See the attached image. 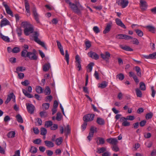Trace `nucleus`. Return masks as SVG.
Instances as JSON below:
<instances>
[{
  "label": "nucleus",
  "mask_w": 156,
  "mask_h": 156,
  "mask_svg": "<svg viewBox=\"0 0 156 156\" xmlns=\"http://www.w3.org/2000/svg\"><path fill=\"white\" fill-rule=\"evenodd\" d=\"M13 96L15 97V96L13 93H11L9 94L8 95L7 98L5 102V104H7L10 101L11 99L13 98Z\"/></svg>",
  "instance_id": "obj_21"
},
{
  "label": "nucleus",
  "mask_w": 156,
  "mask_h": 156,
  "mask_svg": "<svg viewBox=\"0 0 156 156\" xmlns=\"http://www.w3.org/2000/svg\"><path fill=\"white\" fill-rule=\"evenodd\" d=\"M140 88L142 90H146V85L143 82H141L140 83Z\"/></svg>",
  "instance_id": "obj_37"
},
{
  "label": "nucleus",
  "mask_w": 156,
  "mask_h": 156,
  "mask_svg": "<svg viewBox=\"0 0 156 156\" xmlns=\"http://www.w3.org/2000/svg\"><path fill=\"white\" fill-rule=\"evenodd\" d=\"M62 118V116L61 113L60 112H58L57 113L56 120L58 121H60L61 120Z\"/></svg>",
  "instance_id": "obj_51"
},
{
  "label": "nucleus",
  "mask_w": 156,
  "mask_h": 156,
  "mask_svg": "<svg viewBox=\"0 0 156 156\" xmlns=\"http://www.w3.org/2000/svg\"><path fill=\"white\" fill-rule=\"evenodd\" d=\"M39 36V33L37 31H35L33 34V37L34 38V40L38 44L41 45L43 47L44 49L47 50V48L45 45L44 42L41 41L38 38V37Z\"/></svg>",
  "instance_id": "obj_5"
},
{
  "label": "nucleus",
  "mask_w": 156,
  "mask_h": 156,
  "mask_svg": "<svg viewBox=\"0 0 156 156\" xmlns=\"http://www.w3.org/2000/svg\"><path fill=\"white\" fill-rule=\"evenodd\" d=\"M2 5L5 7L7 13L12 17L13 16V12L9 6L7 4L6 2H2Z\"/></svg>",
  "instance_id": "obj_10"
},
{
  "label": "nucleus",
  "mask_w": 156,
  "mask_h": 156,
  "mask_svg": "<svg viewBox=\"0 0 156 156\" xmlns=\"http://www.w3.org/2000/svg\"><path fill=\"white\" fill-rule=\"evenodd\" d=\"M27 109L28 112L30 114H33L34 112L35 107L32 104L28 103L26 104Z\"/></svg>",
  "instance_id": "obj_12"
},
{
  "label": "nucleus",
  "mask_w": 156,
  "mask_h": 156,
  "mask_svg": "<svg viewBox=\"0 0 156 156\" xmlns=\"http://www.w3.org/2000/svg\"><path fill=\"white\" fill-rule=\"evenodd\" d=\"M21 83L23 86H27L30 84V82L28 80H26L22 82Z\"/></svg>",
  "instance_id": "obj_54"
},
{
  "label": "nucleus",
  "mask_w": 156,
  "mask_h": 156,
  "mask_svg": "<svg viewBox=\"0 0 156 156\" xmlns=\"http://www.w3.org/2000/svg\"><path fill=\"white\" fill-rule=\"evenodd\" d=\"M147 122L145 120H143L140 122V125L141 127H143L145 126Z\"/></svg>",
  "instance_id": "obj_60"
},
{
  "label": "nucleus",
  "mask_w": 156,
  "mask_h": 156,
  "mask_svg": "<svg viewBox=\"0 0 156 156\" xmlns=\"http://www.w3.org/2000/svg\"><path fill=\"white\" fill-rule=\"evenodd\" d=\"M136 33L137 35L140 37H142L143 35V32L140 30L138 29H136L135 30Z\"/></svg>",
  "instance_id": "obj_44"
},
{
  "label": "nucleus",
  "mask_w": 156,
  "mask_h": 156,
  "mask_svg": "<svg viewBox=\"0 0 156 156\" xmlns=\"http://www.w3.org/2000/svg\"><path fill=\"white\" fill-rule=\"evenodd\" d=\"M37 53L36 50L34 49L32 52L28 51L25 49H23L21 52V56L24 57H28L30 60H37L38 58Z\"/></svg>",
  "instance_id": "obj_2"
},
{
  "label": "nucleus",
  "mask_w": 156,
  "mask_h": 156,
  "mask_svg": "<svg viewBox=\"0 0 156 156\" xmlns=\"http://www.w3.org/2000/svg\"><path fill=\"white\" fill-rule=\"evenodd\" d=\"M135 69L137 75L140 77L141 76V73L140 67L138 66H136L135 67Z\"/></svg>",
  "instance_id": "obj_31"
},
{
  "label": "nucleus",
  "mask_w": 156,
  "mask_h": 156,
  "mask_svg": "<svg viewBox=\"0 0 156 156\" xmlns=\"http://www.w3.org/2000/svg\"><path fill=\"white\" fill-rule=\"evenodd\" d=\"M41 142V140L40 139H37L33 141V142L35 144H39Z\"/></svg>",
  "instance_id": "obj_64"
},
{
  "label": "nucleus",
  "mask_w": 156,
  "mask_h": 156,
  "mask_svg": "<svg viewBox=\"0 0 156 156\" xmlns=\"http://www.w3.org/2000/svg\"><path fill=\"white\" fill-rule=\"evenodd\" d=\"M25 9L30 8V5L27 0H24Z\"/></svg>",
  "instance_id": "obj_59"
},
{
  "label": "nucleus",
  "mask_w": 156,
  "mask_h": 156,
  "mask_svg": "<svg viewBox=\"0 0 156 156\" xmlns=\"http://www.w3.org/2000/svg\"><path fill=\"white\" fill-rule=\"evenodd\" d=\"M135 91L136 96L138 97H142V94L141 90L138 88H136Z\"/></svg>",
  "instance_id": "obj_33"
},
{
  "label": "nucleus",
  "mask_w": 156,
  "mask_h": 156,
  "mask_svg": "<svg viewBox=\"0 0 156 156\" xmlns=\"http://www.w3.org/2000/svg\"><path fill=\"white\" fill-rule=\"evenodd\" d=\"M35 90L36 92L38 94H40L43 92V89L40 86H37L35 88Z\"/></svg>",
  "instance_id": "obj_27"
},
{
  "label": "nucleus",
  "mask_w": 156,
  "mask_h": 156,
  "mask_svg": "<svg viewBox=\"0 0 156 156\" xmlns=\"http://www.w3.org/2000/svg\"><path fill=\"white\" fill-rule=\"evenodd\" d=\"M108 83L106 81H103L101 83H99V87H101L102 89L105 88L108 86Z\"/></svg>",
  "instance_id": "obj_28"
},
{
  "label": "nucleus",
  "mask_w": 156,
  "mask_h": 156,
  "mask_svg": "<svg viewBox=\"0 0 156 156\" xmlns=\"http://www.w3.org/2000/svg\"><path fill=\"white\" fill-rule=\"evenodd\" d=\"M32 12H33V16L36 22L38 23H40V21L39 18V15L37 13V9L35 7H34L33 8Z\"/></svg>",
  "instance_id": "obj_8"
},
{
  "label": "nucleus",
  "mask_w": 156,
  "mask_h": 156,
  "mask_svg": "<svg viewBox=\"0 0 156 156\" xmlns=\"http://www.w3.org/2000/svg\"><path fill=\"white\" fill-rule=\"evenodd\" d=\"M63 141L62 138V137H60L57 138L55 140V144L57 145H60Z\"/></svg>",
  "instance_id": "obj_35"
},
{
  "label": "nucleus",
  "mask_w": 156,
  "mask_h": 156,
  "mask_svg": "<svg viewBox=\"0 0 156 156\" xmlns=\"http://www.w3.org/2000/svg\"><path fill=\"white\" fill-rule=\"evenodd\" d=\"M51 90L48 86L46 87L44 90V93L46 95H49L51 93Z\"/></svg>",
  "instance_id": "obj_38"
},
{
  "label": "nucleus",
  "mask_w": 156,
  "mask_h": 156,
  "mask_svg": "<svg viewBox=\"0 0 156 156\" xmlns=\"http://www.w3.org/2000/svg\"><path fill=\"white\" fill-rule=\"evenodd\" d=\"M140 3L141 9L143 10H145L147 6V2L141 0L140 1Z\"/></svg>",
  "instance_id": "obj_17"
},
{
  "label": "nucleus",
  "mask_w": 156,
  "mask_h": 156,
  "mask_svg": "<svg viewBox=\"0 0 156 156\" xmlns=\"http://www.w3.org/2000/svg\"><path fill=\"white\" fill-rule=\"evenodd\" d=\"M96 121L98 124L101 126L104 125L105 123L104 120L100 117H98L97 118Z\"/></svg>",
  "instance_id": "obj_24"
},
{
  "label": "nucleus",
  "mask_w": 156,
  "mask_h": 156,
  "mask_svg": "<svg viewBox=\"0 0 156 156\" xmlns=\"http://www.w3.org/2000/svg\"><path fill=\"white\" fill-rule=\"evenodd\" d=\"M20 49L18 47H15L13 48L12 50V51L14 53H17L20 52Z\"/></svg>",
  "instance_id": "obj_48"
},
{
  "label": "nucleus",
  "mask_w": 156,
  "mask_h": 156,
  "mask_svg": "<svg viewBox=\"0 0 156 156\" xmlns=\"http://www.w3.org/2000/svg\"><path fill=\"white\" fill-rule=\"evenodd\" d=\"M117 2L119 5L121 6L122 8H124L128 5L129 1L128 0H119Z\"/></svg>",
  "instance_id": "obj_13"
},
{
  "label": "nucleus",
  "mask_w": 156,
  "mask_h": 156,
  "mask_svg": "<svg viewBox=\"0 0 156 156\" xmlns=\"http://www.w3.org/2000/svg\"><path fill=\"white\" fill-rule=\"evenodd\" d=\"M37 151V149L35 147L31 146L30 149V152L33 154L36 153Z\"/></svg>",
  "instance_id": "obj_41"
},
{
  "label": "nucleus",
  "mask_w": 156,
  "mask_h": 156,
  "mask_svg": "<svg viewBox=\"0 0 156 156\" xmlns=\"http://www.w3.org/2000/svg\"><path fill=\"white\" fill-rule=\"evenodd\" d=\"M66 2L69 5L70 8L75 13L78 15L81 14V10L83 9V7L80 4L79 2H76V4L72 3L70 0H65Z\"/></svg>",
  "instance_id": "obj_1"
},
{
  "label": "nucleus",
  "mask_w": 156,
  "mask_h": 156,
  "mask_svg": "<svg viewBox=\"0 0 156 156\" xmlns=\"http://www.w3.org/2000/svg\"><path fill=\"white\" fill-rule=\"evenodd\" d=\"M44 142L46 145L49 147H52L54 146V144L51 141L46 140Z\"/></svg>",
  "instance_id": "obj_26"
},
{
  "label": "nucleus",
  "mask_w": 156,
  "mask_h": 156,
  "mask_svg": "<svg viewBox=\"0 0 156 156\" xmlns=\"http://www.w3.org/2000/svg\"><path fill=\"white\" fill-rule=\"evenodd\" d=\"M97 132V128L96 127H91L89 135L87 136V138L89 141L91 140L92 138L93 137L94 133H96Z\"/></svg>",
  "instance_id": "obj_9"
},
{
  "label": "nucleus",
  "mask_w": 156,
  "mask_h": 156,
  "mask_svg": "<svg viewBox=\"0 0 156 156\" xmlns=\"http://www.w3.org/2000/svg\"><path fill=\"white\" fill-rule=\"evenodd\" d=\"M124 34H119L116 35L115 37V38L117 39H123L124 37Z\"/></svg>",
  "instance_id": "obj_55"
},
{
  "label": "nucleus",
  "mask_w": 156,
  "mask_h": 156,
  "mask_svg": "<svg viewBox=\"0 0 156 156\" xmlns=\"http://www.w3.org/2000/svg\"><path fill=\"white\" fill-rule=\"evenodd\" d=\"M15 131H11L9 132L7 135L9 138H13L15 137Z\"/></svg>",
  "instance_id": "obj_42"
},
{
  "label": "nucleus",
  "mask_w": 156,
  "mask_h": 156,
  "mask_svg": "<svg viewBox=\"0 0 156 156\" xmlns=\"http://www.w3.org/2000/svg\"><path fill=\"white\" fill-rule=\"evenodd\" d=\"M0 37L4 41L7 42H10L9 38L8 36L4 35L2 33H0Z\"/></svg>",
  "instance_id": "obj_25"
},
{
  "label": "nucleus",
  "mask_w": 156,
  "mask_h": 156,
  "mask_svg": "<svg viewBox=\"0 0 156 156\" xmlns=\"http://www.w3.org/2000/svg\"><path fill=\"white\" fill-rule=\"evenodd\" d=\"M94 64L93 62L90 63L87 66V71L88 72H90L92 71L93 67L94 66Z\"/></svg>",
  "instance_id": "obj_29"
},
{
  "label": "nucleus",
  "mask_w": 156,
  "mask_h": 156,
  "mask_svg": "<svg viewBox=\"0 0 156 156\" xmlns=\"http://www.w3.org/2000/svg\"><path fill=\"white\" fill-rule=\"evenodd\" d=\"M97 140L96 142L97 145L103 144L105 143L104 139L101 137H98L97 138Z\"/></svg>",
  "instance_id": "obj_19"
},
{
  "label": "nucleus",
  "mask_w": 156,
  "mask_h": 156,
  "mask_svg": "<svg viewBox=\"0 0 156 156\" xmlns=\"http://www.w3.org/2000/svg\"><path fill=\"white\" fill-rule=\"evenodd\" d=\"M112 150L115 152H117L119 151V149L116 145H114L112 147Z\"/></svg>",
  "instance_id": "obj_57"
},
{
  "label": "nucleus",
  "mask_w": 156,
  "mask_h": 156,
  "mask_svg": "<svg viewBox=\"0 0 156 156\" xmlns=\"http://www.w3.org/2000/svg\"><path fill=\"white\" fill-rule=\"evenodd\" d=\"M94 115L92 114H88L85 115L83 117V123L81 125V127H86L87 125V122L93 120L94 117Z\"/></svg>",
  "instance_id": "obj_4"
},
{
  "label": "nucleus",
  "mask_w": 156,
  "mask_h": 156,
  "mask_svg": "<svg viewBox=\"0 0 156 156\" xmlns=\"http://www.w3.org/2000/svg\"><path fill=\"white\" fill-rule=\"evenodd\" d=\"M53 98V97L51 95L48 96H46L45 98V101L46 102H50Z\"/></svg>",
  "instance_id": "obj_53"
},
{
  "label": "nucleus",
  "mask_w": 156,
  "mask_h": 156,
  "mask_svg": "<svg viewBox=\"0 0 156 156\" xmlns=\"http://www.w3.org/2000/svg\"><path fill=\"white\" fill-rule=\"evenodd\" d=\"M32 87L30 86H29L28 87L27 90L28 91L29 93H31L32 92ZM22 91L24 95L27 98H31L34 97L33 95H32L30 93L27 92V90H26L24 89H23Z\"/></svg>",
  "instance_id": "obj_6"
},
{
  "label": "nucleus",
  "mask_w": 156,
  "mask_h": 156,
  "mask_svg": "<svg viewBox=\"0 0 156 156\" xmlns=\"http://www.w3.org/2000/svg\"><path fill=\"white\" fill-rule=\"evenodd\" d=\"M52 125V122L51 121H47L45 122V123L44 127L51 126Z\"/></svg>",
  "instance_id": "obj_49"
},
{
  "label": "nucleus",
  "mask_w": 156,
  "mask_h": 156,
  "mask_svg": "<svg viewBox=\"0 0 156 156\" xmlns=\"http://www.w3.org/2000/svg\"><path fill=\"white\" fill-rule=\"evenodd\" d=\"M85 44L86 45V50L88 49L91 46L90 42L89 41H86Z\"/></svg>",
  "instance_id": "obj_50"
},
{
  "label": "nucleus",
  "mask_w": 156,
  "mask_h": 156,
  "mask_svg": "<svg viewBox=\"0 0 156 156\" xmlns=\"http://www.w3.org/2000/svg\"><path fill=\"white\" fill-rule=\"evenodd\" d=\"M106 141L107 142L113 145H116L118 142V141L115 138H109L106 139Z\"/></svg>",
  "instance_id": "obj_15"
},
{
  "label": "nucleus",
  "mask_w": 156,
  "mask_h": 156,
  "mask_svg": "<svg viewBox=\"0 0 156 156\" xmlns=\"http://www.w3.org/2000/svg\"><path fill=\"white\" fill-rule=\"evenodd\" d=\"M88 55L89 57L96 60L98 59L99 58V56L98 54L96 52L91 51L89 52L88 53Z\"/></svg>",
  "instance_id": "obj_14"
},
{
  "label": "nucleus",
  "mask_w": 156,
  "mask_h": 156,
  "mask_svg": "<svg viewBox=\"0 0 156 156\" xmlns=\"http://www.w3.org/2000/svg\"><path fill=\"white\" fill-rule=\"evenodd\" d=\"M106 150V148L105 147L98 148H97V153L99 154L103 153Z\"/></svg>",
  "instance_id": "obj_32"
},
{
  "label": "nucleus",
  "mask_w": 156,
  "mask_h": 156,
  "mask_svg": "<svg viewBox=\"0 0 156 156\" xmlns=\"http://www.w3.org/2000/svg\"><path fill=\"white\" fill-rule=\"evenodd\" d=\"M26 69V67H25L19 66L16 68V70L17 71L23 72Z\"/></svg>",
  "instance_id": "obj_47"
},
{
  "label": "nucleus",
  "mask_w": 156,
  "mask_h": 156,
  "mask_svg": "<svg viewBox=\"0 0 156 156\" xmlns=\"http://www.w3.org/2000/svg\"><path fill=\"white\" fill-rule=\"evenodd\" d=\"M16 31L18 37H20L22 34V30L21 27H17Z\"/></svg>",
  "instance_id": "obj_36"
},
{
  "label": "nucleus",
  "mask_w": 156,
  "mask_h": 156,
  "mask_svg": "<svg viewBox=\"0 0 156 156\" xmlns=\"http://www.w3.org/2000/svg\"><path fill=\"white\" fill-rule=\"evenodd\" d=\"M42 106L43 110L45 111L48 109L50 104L49 103H44L43 104Z\"/></svg>",
  "instance_id": "obj_39"
},
{
  "label": "nucleus",
  "mask_w": 156,
  "mask_h": 156,
  "mask_svg": "<svg viewBox=\"0 0 156 156\" xmlns=\"http://www.w3.org/2000/svg\"><path fill=\"white\" fill-rule=\"evenodd\" d=\"M21 25L24 28V34L26 36H28L33 32L34 28L29 22H22Z\"/></svg>",
  "instance_id": "obj_3"
},
{
  "label": "nucleus",
  "mask_w": 156,
  "mask_h": 156,
  "mask_svg": "<svg viewBox=\"0 0 156 156\" xmlns=\"http://www.w3.org/2000/svg\"><path fill=\"white\" fill-rule=\"evenodd\" d=\"M16 120L18 122L20 123H22L23 122V120L21 115L18 114L16 116Z\"/></svg>",
  "instance_id": "obj_34"
},
{
  "label": "nucleus",
  "mask_w": 156,
  "mask_h": 156,
  "mask_svg": "<svg viewBox=\"0 0 156 156\" xmlns=\"http://www.w3.org/2000/svg\"><path fill=\"white\" fill-rule=\"evenodd\" d=\"M116 77H118L119 79L120 80H123L124 78V74L122 73H120L116 76Z\"/></svg>",
  "instance_id": "obj_52"
},
{
  "label": "nucleus",
  "mask_w": 156,
  "mask_h": 156,
  "mask_svg": "<svg viewBox=\"0 0 156 156\" xmlns=\"http://www.w3.org/2000/svg\"><path fill=\"white\" fill-rule=\"evenodd\" d=\"M127 120H129L131 121L135 119V117L133 115H129L126 117Z\"/></svg>",
  "instance_id": "obj_62"
},
{
  "label": "nucleus",
  "mask_w": 156,
  "mask_h": 156,
  "mask_svg": "<svg viewBox=\"0 0 156 156\" xmlns=\"http://www.w3.org/2000/svg\"><path fill=\"white\" fill-rule=\"evenodd\" d=\"M65 59L68 65L69 64V55L67 50L65 51Z\"/></svg>",
  "instance_id": "obj_45"
},
{
  "label": "nucleus",
  "mask_w": 156,
  "mask_h": 156,
  "mask_svg": "<svg viewBox=\"0 0 156 156\" xmlns=\"http://www.w3.org/2000/svg\"><path fill=\"white\" fill-rule=\"evenodd\" d=\"M153 115V113L151 112H150L147 113L145 115V118L147 119H151Z\"/></svg>",
  "instance_id": "obj_43"
},
{
  "label": "nucleus",
  "mask_w": 156,
  "mask_h": 156,
  "mask_svg": "<svg viewBox=\"0 0 156 156\" xmlns=\"http://www.w3.org/2000/svg\"><path fill=\"white\" fill-rule=\"evenodd\" d=\"M111 27V24L109 23H107V26L103 31L104 34H106L108 33L110 30Z\"/></svg>",
  "instance_id": "obj_22"
},
{
  "label": "nucleus",
  "mask_w": 156,
  "mask_h": 156,
  "mask_svg": "<svg viewBox=\"0 0 156 156\" xmlns=\"http://www.w3.org/2000/svg\"><path fill=\"white\" fill-rule=\"evenodd\" d=\"M93 30L96 34H98L100 32V30L97 26H94L93 28Z\"/></svg>",
  "instance_id": "obj_56"
},
{
  "label": "nucleus",
  "mask_w": 156,
  "mask_h": 156,
  "mask_svg": "<svg viewBox=\"0 0 156 156\" xmlns=\"http://www.w3.org/2000/svg\"><path fill=\"white\" fill-rule=\"evenodd\" d=\"M115 20L116 23L118 25L124 29H126V27L125 25L123 23L121 20L118 18H116Z\"/></svg>",
  "instance_id": "obj_18"
},
{
  "label": "nucleus",
  "mask_w": 156,
  "mask_h": 156,
  "mask_svg": "<svg viewBox=\"0 0 156 156\" xmlns=\"http://www.w3.org/2000/svg\"><path fill=\"white\" fill-rule=\"evenodd\" d=\"M146 28L151 33H155V28L154 26L151 25H147L146 27Z\"/></svg>",
  "instance_id": "obj_23"
},
{
  "label": "nucleus",
  "mask_w": 156,
  "mask_h": 156,
  "mask_svg": "<svg viewBox=\"0 0 156 156\" xmlns=\"http://www.w3.org/2000/svg\"><path fill=\"white\" fill-rule=\"evenodd\" d=\"M51 67L50 64L48 63L45 64L43 66V70L44 72L48 71Z\"/></svg>",
  "instance_id": "obj_30"
},
{
  "label": "nucleus",
  "mask_w": 156,
  "mask_h": 156,
  "mask_svg": "<svg viewBox=\"0 0 156 156\" xmlns=\"http://www.w3.org/2000/svg\"><path fill=\"white\" fill-rule=\"evenodd\" d=\"M120 47L122 49L126 51H133V49L130 48L129 46H128L125 45L123 46L122 45H120Z\"/></svg>",
  "instance_id": "obj_20"
},
{
  "label": "nucleus",
  "mask_w": 156,
  "mask_h": 156,
  "mask_svg": "<svg viewBox=\"0 0 156 156\" xmlns=\"http://www.w3.org/2000/svg\"><path fill=\"white\" fill-rule=\"evenodd\" d=\"M60 130L61 134L64 133L65 135L67 136L70 132L71 128L70 127H61Z\"/></svg>",
  "instance_id": "obj_11"
},
{
  "label": "nucleus",
  "mask_w": 156,
  "mask_h": 156,
  "mask_svg": "<svg viewBox=\"0 0 156 156\" xmlns=\"http://www.w3.org/2000/svg\"><path fill=\"white\" fill-rule=\"evenodd\" d=\"M151 89L152 91L151 96L152 97L154 98L156 94V91L154 89L153 86L151 87Z\"/></svg>",
  "instance_id": "obj_61"
},
{
  "label": "nucleus",
  "mask_w": 156,
  "mask_h": 156,
  "mask_svg": "<svg viewBox=\"0 0 156 156\" xmlns=\"http://www.w3.org/2000/svg\"><path fill=\"white\" fill-rule=\"evenodd\" d=\"M9 61L12 63H15L16 62V59L15 57H12L9 59Z\"/></svg>",
  "instance_id": "obj_58"
},
{
  "label": "nucleus",
  "mask_w": 156,
  "mask_h": 156,
  "mask_svg": "<svg viewBox=\"0 0 156 156\" xmlns=\"http://www.w3.org/2000/svg\"><path fill=\"white\" fill-rule=\"evenodd\" d=\"M151 59H155L156 58V52H154L152 54H150Z\"/></svg>",
  "instance_id": "obj_63"
},
{
  "label": "nucleus",
  "mask_w": 156,
  "mask_h": 156,
  "mask_svg": "<svg viewBox=\"0 0 156 156\" xmlns=\"http://www.w3.org/2000/svg\"><path fill=\"white\" fill-rule=\"evenodd\" d=\"M10 24V22L6 19V18H4L3 19L1 20L0 22V27H2L4 26L9 25Z\"/></svg>",
  "instance_id": "obj_16"
},
{
  "label": "nucleus",
  "mask_w": 156,
  "mask_h": 156,
  "mask_svg": "<svg viewBox=\"0 0 156 156\" xmlns=\"http://www.w3.org/2000/svg\"><path fill=\"white\" fill-rule=\"evenodd\" d=\"M39 114L41 118H45L47 116L48 114L46 112L42 111Z\"/></svg>",
  "instance_id": "obj_40"
},
{
  "label": "nucleus",
  "mask_w": 156,
  "mask_h": 156,
  "mask_svg": "<svg viewBox=\"0 0 156 156\" xmlns=\"http://www.w3.org/2000/svg\"><path fill=\"white\" fill-rule=\"evenodd\" d=\"M111 55L110 53L108 51H106L105 54L101 53L100 56L106 62H109V60L110 57Z\"/></svg>",
  "instance_id": "obj_7"
},
{
  "label": "nucleus",
  "mask_w": 156,
  "mask_h": 156,
  "mask_svg": "<svg viewBox=\"0 0 156 156\" xmlns=\"http://www.w3.org/2000/svg\"><path fill=\"white\" fill-rule=\"evenodd\" d=\"M47 133V129L44 127H41V134L42 135H45Z\"/></svg>",
  "instance_id": "obj_46"
}]
</instances>
